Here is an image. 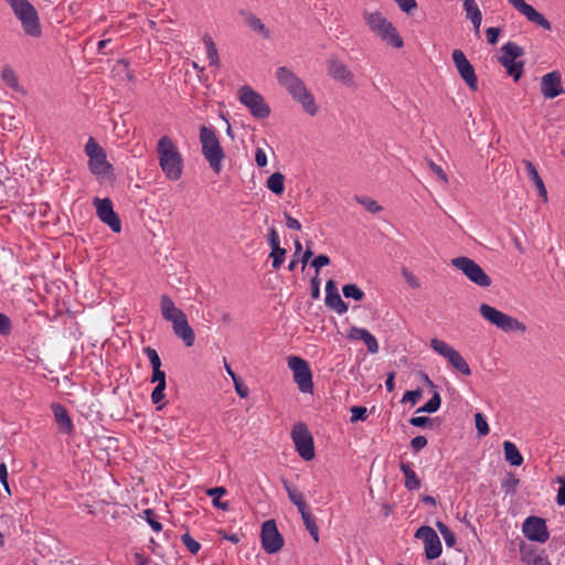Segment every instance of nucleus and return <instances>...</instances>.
<instances>
[{
  "label": "nucleus",
  "mask_w": 565,
  "mask_h": 565,
  "mask_svg": "<svg viewBox=\"0 0 565 565\" xmlns=\"http://www.w3.org/2000/svg\"><path fill=\"white\" fill-rule=\"evenodd\" d=\"M276 78L278 84L289 93L295 102L302 106L307 114L315 116L318 113L315 96L307 88L305 82L291 70L286 66L278 67Z\"/></svg>",
  "instance_id": "nucleus-1"
},
{
  "label": "nucleus",
  "mask_w": 565,
  "mask_h": 565,
  "mask_svg": "<svg viewBox=\"0 0 565 565\" xmlns=\"http://www.w3.org/2000/svg\"><path fill=\"white\" fill-rule=\"evenodd\" d=\"M159 164L164 175L171 181H178L183 172V159L173 140L163 136L157 146Z\"/></svg>",
  "instance_id": "nucleus-2"
},
{
  "label": "nucleus",
  "mask_w": 565,
  "mask_h": 565,
  "mask_svg": "<svg viewBox=\"0 0 565 565\" xmlns=\"http://www.w3.org/2000/svg\"><path fill=\"white\" fill-rule=\"evenodd\" d=\"M363 19L370 31L381 38L382 41L394 49L404 46V41L396 28L382 13L364 11Z\"/></svg>",
  "instance_id": "nucleus-3"
},
{
  "label": "nucleus",
  "mask_w": 565,
  "mask_h": 565,
  "mask_svg": "<svg viewBox=\"0 0 565 565\" xmlns=\"http://www.w3.org/2000/svg\"><path fill=\"white\" fill-rule=\"evenodd\" d=\"M202 154L211 169L218 174L222 170V161L225 158L218 137L212 127L201 126L199 132Z\"/></svg>",
  "instance_id": "nucleus-4"
},
{
  "label": "nucleus",
  "mask_w": 565,
  "mask_h": 565,
  "mask_svg": "<svg viewBox=\"0 0 565 565\" xmlns=\"http://www.w3.org/2000/svg\"><path fill=\"white\" fill-rule=\"evenodd\" d=\"M21 22L24 33L32 38L42 34L38 11L29 0H4Z\"/></svg>",
  "instance_id": "nucleus-5"
},
{
  "label": "nucleus",
  "mask_w": 565,
  "mask_h": 565,
  "mask_svg": "<svg viewBox=\"0 0 565 565\" xmlns=\"http://www.w3.org/2000/svg\"><path fill=\"white\" fill-rule=\"evenodd\" d=\"M480 315L482 318L497 328L510 332V331H525V326L516 320L515 318L491 307L487 303H481L479 307Z\"/></svg>",
  "instance_id": "nucleus-6"
},
{
  "label": "nucleus",
  "mask_w": 565,
  "mask_h": 565,
  "mask_svg": "<svg viewBox=\"0 0 565 565\" xmlns=\"http://www.w3.org/2000/svg\"><path fill=\"white\" fill-rule=\"evenodd\" d=\"M238 99L249 109L250 115L255 118L265 119L270 115V107L265 102V98L247 85L239 88Z\"/></svg>",
  "instance_id": "nucleus-7"
},
{
  "label": "nucleus",
  "mask_w": 565,
  "mask_h": 565,
  "mask_svg": "<svg viewBox=\"0 0 565 565\" xmlns=\"http://www.w3.org/2000/svg\"><path fill=\"white\" fill-rule=\"evenodd\" d=\"M451 264L479 287H489L492 282L490 276L471 258L457 257L451 260Z\"/></svg>",
  "instance_id": "nucleus-8"
},
{
  "label": "nucleus",
  "mask_w": 565,
  "mask_h": 565,
  "mask_svg": "<svg viewBox=\"0 0 565 565\" xmlns=\"http://www.w3.org/2000/svg\"><path fill=\"white\" fill-rule=\"evenodd\" d=\"M288 367L292 371L294 381L302 393H311L313 388L312 373L309 363L302 358L290 355Z\"/></svg>",
  "instance_id": "nucleus-9"
},
{
  "label": "nucleus",
  "mask_w": 565,
  "mask_h": 565,
  "mask_svg": "<svg viewBox=\"0 0 565 565\" xmlns=\"http://www.w3.org/2000/svg\"><path fill=\"white\" fill-rule=\"evenodd\" d=\"M85 153L89 158L88 168L93 174L104 175L110 170L111 166L107 161L105 150L93 137L85 145Z\"/></svg>",
  "instance_id": "nucleus-10"
},
{
  "label": "nucleus",
  "mask_w": 565,
  "mask_h": 565,
  "mask_svg": "<svg viewBox=\"0 0 565 565\" xmlns=\"http://www.w3.org/2000/svg\"><path fill=\"white\" fill-rule=\"evenodd\" d=\"M291 438L299 456L305 460L315 457L313 438L305 423H297L292 427Z\"/></svg>",
  "instance_id": "nucleus-11"
},
{
  "label": "nucleus",
  "mask_w": 565,
  "mask_h": 565,
  "mask_svg": "<svg viewBox=\"0 0 565 565\" xmlns=\"http://www.w3.org/2000/svg\"><path fill=\"white\" fill-rule=\"evenodd\" d=\"M451 57L459 75L469 88L473 92L478 90V78L475 68L466 57L465 53L461 50L456 49L452 51Z\"/></svg>",
  "instance_id": "nucleus-12"
},
{
  "label": "nucleus",
  "mask_w": 565,
  "mask_h": 565,
  "mask_svg": "<svg viewBox=\"0 0 565 565\" xmlns=\"http://www.w3.org/2000/svg\"><path fill=\"white\" fill-rule=\"evenodd\" d=\"M260 539L263 548L270 554L278 552L284 545V539L279 534L274 520H267L263 523Z\"/></svg>",
  "instance_id": "nucleus-13"
},
{
  "label": "nucleus",
  "mask_w": 565,
  "mask_h": 565,
  "mask_svg": "<svg viewBox=\"0 0 565 565\" xmlns=\"http://www.w3.org/2000/svg\"><path fill=\"white\" fill-rule=\"evenodd\" d=\"M522 532L532 542L545 543L550 537L545 520L539 516L526 518L522 525Z\"/></svg>",
  "instance_id": "nucleus-14"
},
{
  "label": "nucleus",
  "mask_w": 565,
  "mask_h": 565,
  "mask_svg": "<svg viewBox=\"0 0 565 565\" xmlns=\"http://www.w3.org/2000/svg\"><path fill=\"white\" fill-rule=\"evenodd\" d=\"M94 204L99 220L107 224L113 232L119 233L121 231V222L114 211L113 202L109 199L95 198Z\"/></svg>",
  "instance_id": "nucleus-15"
},
{
  "label": "nucleus",
  "mask_w": 565,
  "mask_h": 565,
  "mask_svg": "<svg viewBox=\"0 0 565 565\" xmlns=\"http://www.w3.org/2000/svg\"><path fill=\"white\" fill-rule=\"evenodd\" d=\"M416 537L422 539L425 546V555L428 559H435L441 554V542L437 533L429 526H422L416 532Z\"/></svg>",
  "instance_id": "nucleus-16"
},
{
  "label": "nucleus",
  "mask_w": 565,
  "mask_h": 565,
  "mask_svg": "<svg viewBox=\"0 0 565 565\" xmlns=\"http://www.w3.org/2000/svg\"><path fill=\"white\" fill-rule=\"evenodd\" d=\"M327 71L334 81L341 82L348 87L354 86V74L340 60L330 57L327 62Z\"/></svg>",
  "instance_id": "nucleus-17"
},
{
  "label": "nucleus",
  "mask_w": 565,
  "mask_h": 565,
  "mask_svg": "<svg viewBox=\"0 0 565 565\" xmlns=\"http://www.w3.org/2000/svg\"><path fill=\"white\" fill-rule=\"evenodd\" d=\"M508 2L530 22L543 28L544 30H551L552 25L550 21H547V19L536 11L531 4L526 3L525 0H508Z\"/></svg>",
  "instance_id": "nucleus-18"
},
{
  "label": "nucleus",
  "mask_w": 565,
  "mask_h": 565,
  "mask_svg": "<svg viewBox=\"0 0 565 565\" xmlns=\"http://www.w3.org/2000/svg\"><path fill=\"white\" fill-rule=\"evenodd\" d=\"M541 93L547 99L555 98L564 93L562 75L558 71H553L542 76Z\"/></svg>",
  "instance_id": "nucleus-19"
},
{
  "label": "nucleus",
  "mask_w": 565,
  "mask_h": 565,
  "mask_svg": "<svg viewBox=\"0 0 565 565\" xmlns=\"http://www.w3.org/2000/svg\"><path fill=\"white\" fill-rule=\"evenodd\" d=\"M160 310L162 318L171 322L172 327L188 319L185 313L174 305L173 300L168 295L160 297Z\"/></svg>",
  "instance_id": "nucleus-20"
},
{
  "label": "nucleus",
  "mask_w": 565,
  "mask_h": 565,
  "mask_svg": "<svg viewBox=\"0 0 565 565\" xmlns=\"http://www.w3.org/2000/svg\"><path fill=\"white\" fill-rule=\"evenodd\" d=\"M292 503L298 508V511L301 514L303 524L310 535L312 536L315 542H319V530L316 523L315 516L309 511L303 497H290Z\"/></svg>",
  "instance_id": "nucleus-21"
},
{
  "label": "nucleus",
  "mask_w": 565,
  "mask_h": 565,
  "mask_svg": "<svg viewBox=\"0 0 565 565\" xmlns=\"http://www.w3.org/2000/svg\"><path fill=\"white\" fill-rule=\"evenodd\" d=\"M348 339L361 340L365 343L367 351L372 354L379 352V343L376 338L364 328L351 327L348 331Z\"/></svg>",
  "instance_id": "nucleus-22"
},
{
  "label": "nucleus",
  "mask_w": 565,
  "mask_h": 565,
  "mask_svg": "<svg viewBox=\"0 0 565 565\" xmlns=\"http://www.w3.org/2000/svg\"><path fill=\"white\" fill-rule=\"evenodd\" d=\"M52 411L60 431L71 434L74 430V425L67 409L62 404L53 403Z\"/></svg>",
  "instance_id": "nucleus-23"
},
{
  "label": "nucleus",
  "mask_w": 565,
  "mask_h": 565,
  "mask_svg": "<svg viewBox=\"0 0 565 565\" xmlns=\"http://www.w3.org/2000/svg\"><path fill=\"white\" fill-rule=\"evenodd\" d=\"M522 163L525 167V170L527 172V177L534 183V185H535V188L537 190L539 195L543 199L544 202H546L547 201V191H546V188L544 185V182H543L542 178L539 174V171H537L536 167L533 164L532 161L526 160V159H523Z\"/></svg>",
  "instance_id": "nucleus-24"
},
{
  "label": "nucleus",
  "mask_w": 565,
  "mask_h": 565,
  "mask_svg": "<svg viewBox=\"0 0 565 565\" xmlns=\"http://www.w3.org/2000/svg\"><path fill=\"white\" fill-rule=\"evenodd\" d=\"M173 333L180 338L184 345L190 348L194 344L195 341V334L193 329L188 322V319H185L183 322H180L172 327Z\"/></svg>",
  "instance_id": "nucleus-25"
},
{
  "label": "nucleus",
  "mask_w": 565,
  "mask_h": 565,
  "mask_svg": "<svg viewBox=\"0 0 565 565\" xmlns=\"http://www.w3.org/2000/svg\"><path fill=\"white\" fill-rule=\"evenodd\" d=\"M463 9L466 11V17L473 24V29L476 33H479L480 25L482 22V13L475 0H463Z\"/></svg>",
  "instance_id": "nucleus-26"
},
{
  "label": "nucleus",
  "mask_w": 565,
  "mask_h": 565,
  "mask_svg": "<svg viewBox=\"0 0 565 565\" xmlns=\"http://www.w3.org/2000/svg\"><path fill=\"white\" fill-rule=\"evenodd\" d=\"M524 54V50L522 46L516 44L515 42H508L501 47V56L499 57V62H515V60Z\"/></svg>",
  "instance_id": "nucleus-27"
},
{
  "label": "nucleus",
  "mask_w": 565,
  "mask_h": 565,
  "mask_svg": "<svg viewBox=\"0 0 565 565\" xmlns=\"http://www.w3.org/2000/svg\"><path fill=\"white\" fill-rule=\"evenodd\" d=\"M244 14V21L248 28L259 33L264 39L270 38L269 30L265 26L263 21L254 13L247 12Z\"/></svg>",
  "instance_id": "nucleus-28"
},
{
  "label": "nucleus",
  "mask_w": 565,
  "mask_h": 565,
  "mask_svg": "<svg viewBox=\"0 0 565 565\" xmlns=\"http://www.w3.org/2000/svg\"><path fill=\"white\" fill-rule=\"evenodd\" d=\"M504 459L511 465L519 467L523 463V457L515 444L505 440L503 443Z\"/></svg>",
  "instance_id": "nucleus-29"
},
{
  "label": "nucleus",
  "mask_w": 565,
  "mask_h": 565,
  "mask_svg": "<svg viewBox=\"0 0 565 565\" xmlns=\"http://www.w3.org/2000/svg\"><path fill=\"white\" fill-rule=\"evenodd\" d=\"M266 186L276 195H281L285 191V175L281 172L273 173L266 181Z\"/></svg>",
  "instance_id": "nucleus-30"
},
{
  "label": "nucleus",
  "mask_w": 565,
  "mask_h": 565,
  "mask_svg": "<svg viewBox=\"0 0 565 565\" xmlns=\"http://www.w3.org/2000/svg\"><path fill=\"white\" fill-rule=\"evenodd\" d=\"M401 470L405 477V487L408 491H416L420 487V481L416 472L405 463H401Z\"/></svg>",
  "instance_id": "nucleus-31"
},
{
  "label": "nucleus",
  "mask_w": 565,
  "mask_h": 565,
  "mask_svg": "<svg viewBox=\"0 0 565 565\" xmlns=\"http://www.w3.org/2000/svg\"><path fill=\"white\" fill-rule=\"evenodd\" d=\"M447 360L452 365V367H455L461 374L467 376L471 374L470 366L457 350H455V352H452Z\"/></svg>",
  "instance_id": "nucleus-32"
},
{
  "label": "nucleus",
  "mask_w": 565,
  "mask_h": 565,
  "mask_svg": "<svg viewBox=\"0 0 565 565\" xmlns=\"http://www.w3.org/2000/svg\"><path fill=\"white\" fill-rule=\"evenodd\" d=\"M326 305L339 315L345 313L349 309L348 305L342 300L340 294H329V296H326Z\"/></svg>",
  "instance_id": "nucleus-33"
},
{
  "label": "nucleus",
  "mask_w": 565,
  "mask_h": 565,
  "mask_svg": "<svg viewBox=\"0 0 565 565\" xmlns=\"http://www.w3.org/2000/svg\"><path fill=\"white\" fill-rule=\"evenodd\" d=\"M203 42L206 46V55H207L210 65L218 67L220 66V57H218V52H217L214 41L212 40V38L210 35L206 34L203 36Z\"/></svg>",
  "instance_id": "nucleus-34"
},
{
  "label": "nucleus",
  "mask_w": 565,
  "mask_h": 565,
  "mask_svg": "<svg viewBox=\"0 0 565 565\" xmlns=\"http://www.w3.org/2000/svg\"><path fill=\"white\" fill-rule=\"evenodd\" d=\"M139 516L143 519L154 532L159 533L162 531L163 526L159 521V515L153 509H145Z\"/></svg>",
  "instance_id": "nucleus-35"
},
{
  "label": "nucleus",
  "mask_w": 565,
  "mask_h": 565,
  "mask_svg": "<svg viewBox=\"0 0 565 565\" xmlns=\"http://www.w3.org/2000/svg\"><path fill=\"white\" fill-rule=\"evenodd\" d=\"M505 70H507V73L508 75H510L514 82H518L522 74H523V67H524V63L523 62H507L504 61L503 63H500Z\"/></svg>",
  "instance_id": "nucleus-36"
},
{
  "label": "nucleus",
  "mask_w": 565,
  "mask_h": 565,
  "mask_svg": "<svg viewBox=\"0 0 565 565\" xmlns=\"http://www.w3.org/2000/svg\"><path fill=\"white\" fill-rule=\"evenodd\" d=\"M430 347L435 352H437L439 355L444 356L445 359H448V356L456 350L451 345L446 343L445 341L439 340L437 338H434L430 340Z\"/></svg>",
  "instance_id": "nucleus-37"
},
{
  "label": "nucleus",
  "mask_w": 565,
  "mask_h": 565,
  "mask_svg": "<svg viewBox=\"0 0 565 565\" xmlns=\"http://www.w3.org/2000/svg\"><path fill=\"white\" fill-rule=\"evenodd\" d=\"M520 480L513 473H507L501 481V489L505 494H513L518 490Z\"/></svg>",
  "instance_id": "nucleus-38"
},
{
  "label": "nucleus",
  "mask_w": 565,
  "mask_h": 565,
  "mask_svg": "<svg viewBox=\"0 0 565 565\" xmlns=\"http://www.w3.org/2000/svg\"><path fill=\"white\" fill-rule=\"evenodd\" d=\"M355 201L372 214H376L383 210V207L370 196L355 195Z\"/></svg>",
  "instance_id": "nucleus-39"
},
{
  "label": "nucleus",
  "mask_w": 565,
  "mask_h": 565,
  "mask_svg": "<svg viewBox=\"0 0 565 565\" xmlns=\"http://www.w3.org/2000/svg\"><path fill=\"white\" fill-rule=\"evenodd\" d=\"M441 397L438 392H434L433 396L416 413H435L439 409Z\"/></svg>",
  "instance_id": "nucleus-40"
},
{
  "label": "nucleus",
  "mask_w": 565,
  "mask_h": 565,
  "mask_svg": "<svg viewBox=\"0 0 565 565\" xmlns=\"http://www.w3.org/2000/svg\"><path fill=\"white\" fill-rule=\"evenodd\" d=\"M342 292L345 298H353L356 301H361L365 297L364 291L355 284L344 285Z\"/></svg>",
  "instance_id": "nucleus-41"
},
{
  "label": "nucleus",
  "mask_w": 565,
  "mask_h": 565,
  "mask_svg": "<svg viewBox=\"0 0 565 565\" xmlns=\"http://www.w3.org/2000/svg\"><path fill=\"white\" fill-rule=\"evenodd\" d=\"M1 77H2V81L9 87L14 88V89H17L19 87L18 77L11 67H9V66L3 67L2 72H1Z\"/></svg>",
  "instance_id": "nucleus-42"
},
{
  "label": "nucleus",
  "mask_w": 565,
  "mask_h": 565,
  "mask_svg": "<svg viewBox=\"0 0 565 565\" xmlns=\"http://www.w3.org/2000/svg\"><path fill=\"white\" fill-rule=\"evenodd\" d=\"M269 256L273 258V268L278 269L285 262L286 249L282 247L273 248Z\"/></svg>",
  "instance_id": "nucleus-43"
},
{
  "label": "nucleus",
  "mask_w": 565,
  "mask_h": 565,
  "mask_svg": "<svg viewBox=\"0 0 565 565\" xmlns=\"http://www.w3.org/2000/svg\"><path fill=\"white\" fill-rule=\"evenodd\" d=\"M181 541L184 544V546L189 550V552L194 554V555L201 548V544L198 541H195L189 533H184L181 536Z\"/></svg>",
  "instance_id": "nucleus-44"
},
{
  "label": "nucleus",
  "mask_w": 565,
  "mask_h": 565,
  "mask_svg": "<svg viewBox=\"0 0 565 565\" xmlns=\"http://www.w3.org/2000/svg\"><path fill=\"white\" fill-rule=\"evenodd\" d=\"M476 428L480 436H487L490 431L486 417L481 413L475 415Z\"/></svg>",
  "instance_id": "nucleus-45"
},
{
  "label": "nucleus",
  "mask_w": 565,
  "mask_h": 565,
  "mask_svg": "<svg viewBox=\"0 0 565 565\" xmlns=\"http://www.w3.org/2000/svg\"><path fill=\"white\" fill-rule=\"evenodd\" d=\"M143 353L149 359V362H150L152 369H156L157 366L161 367V360L159 358L158 352L153 348L145 347L143 348Z\"/></svg>",
  "instance_id": "nucleus-46"
},
{
  "label": "nucleus",
  "mask_w": 565,
  "mask_h": 565,
  "mask_svg": "<svg viewBox=\"0 0 565 565\" xmlns=\"http://www.w3.org/2000/svg\"><path fill=\"white\" fill-rule=\"evenodd\" d=\"M351 414H352V416H351L352 423H355L358 420L364 422L367 418V409L364 406H353L351 408Z\"/></svg>",
  "instance_id": "nucleus-47"
},
{
  "label": "nucleus",
  "mask_w": 565,
  "mask_h": 565,
  "mask_svg": "<svg viewBox=\"0 0 565 565\" xmlns=\"http://www.w3.org/2000/svg\"><path fill=\"white\" fill-rule=\"evenodd\" d=\"M12 331V322H11V319L0 312V335H3V337H7L11 333Z\"/></svg>",
  "instance_id": "nucleus-48"
},
{
  "label": "nucleus",
  "mask_w": 565,
  "mask_h": 565,
  "mask_svg": "<svg viewBox=\"0 0 565 565\" xmlns=\"http://www.w3.org/2000/svg\"><path fill=\"white\" fill-rule=\"evenodd\" d=\"M409 424L415 427H433L434 426V419L427 417V416H416L412 417L409 419Z\"/></svg>",
  "instance_id": "nucleus-49"
},
{
  "label": "nucleus",
  "mask_w": 565,
  "mask_h": 565,
  "mask_svg": "<svg viewBox=\"0 0 565 565\" xmlns=\"http://www.w3.org/2000/svg\"><path fill=\"white\" fill-rule=\"evenodd\" d=\"M167 385L157 384L151 393V401L158 405L164 398V390Z\"/></svg>",
  "instance_id": "nucleus-50"
},
{
  "label": "nucleus",
  "mask_w": 565,
  "mask_h": 565,
  "mask_svg": "<svg viewBox=\"0 0 565 565\" xmlns=\"http://www.w3.org/2000/svg\"><path fill=\"white\" fill-rule=\"evenodd\" d=\"M402 275L406 282L414 289L419 288L420 284L418 278L411 271H408L406 268L403 269Z\"/></svg>",
  "instance_id": "nucleus-51"
},
{
  "label": "nucleus",
  "mask_w": 565,
  "mask_h": 565,
  "mask_svg": "<svg viewBox=\"0 0 565 565\" xmlns=\"http://www.w3.org/2000/svg\"><path fill=\"white\" fill-rule=\"evenodd\" d=\"M427 446V439L424 436H416L411 440L413 451L418 452Z\"/></svg>",
  "instance_id": "nucleus-52"
},
{
  "label": "nucleus",
  "mask_w": 565,
  "mask_h": 565,
  "mask_svg": "<svg viewBox=\"0 0 565 565\" xmlns=\"http://www.w3.org/2000/svg\"><path fill=\"white\" fill-rule=\"evenodd\" d=\"M329 264H330V258H329V256H327L324 254L318 255L311 262V266L316 268L317 274L319 273L321 267L327 266Z\"/></svg>",
  "instance_id": "nucleus-53"
},
{
  "label": "nucleus",
  "mask_w": 565,
  "mask_h": 565,
  "mask_svg": "<svg viewBox=\"0 0 565 565\" xmlns=\"http://www.w3.org/2000/svg\"><path fill=\"white\" fill-rule=\"evenodd\" d=\"M422 397V391L420 390H415V391H407L403 398H402V402H411L412 405H415L419 398Z\"/></svg>",
  "instance_id": "nucleus-54"
},
{
  "label": "nucleus",
  "mask_w": 565,
  "mask_h": 565,
  "mask_svg": "<svg viewBox=\"0 0 565 565\" xmlns=\"http://www.w3.org/2000/svg\"><path fill=\"white\" fill-rule=\"evenodd\" d=\"M394 1L398 4L401 10L406 13L412 12L417 7V3L415 0H394Z\"/></svg>",
  "instance_id": "nucleus-55"
},
{
  "label": "nucleus",
  "mask_w": 565,
  "mask_h": 565,
  "mask_svg": "<svg viewBox=\"0 0 565 565\" xmlns=\"http://www.w3.org/2000/svg\"><path fill=\"white\" fill-rule=\"evenodd\" d=\"M151 382L161 384V385H167L166 384V373L161 370V367L157 366L156 369H152Z\"/></svg>",
  "instance_id": "nucleus-56"
},
{
  "label": "nucleus",
  "mask_w": 565,
  "mask_h": 565,
  "mask_svg": "<svg viewBox=\"0 0 565 565\" xmlns=\"http://www.w3.org/2000/svg\"><path fill=\"white\" fill-rule=\"evenodd\" d=\"M428 166L429 168L431 169V171L444 182V183H447L448 182V178H447V174L445 173V171L441 169L440 166L436 164L434 161H428Z\"/></svg>",
  "instance_id": "nucleus-57"
},
{
  "label": "nucleus",
  "mask_w": 565,
  "mask_h": 565,
  "mask_svg": "<svg viewBox=\"0 0 565 565\" xmlns=\"http://www.w3.org/2000/svg\"><path fill=\"white\" fill-rule=\"evenodd\" d=\"M499 34H500L499 28L491 26L486 30L487 41L492 45L498 42Z\"/></svg>",
  "instance_id": "nucleus-58"
},
{
  "label": "nucleus",
  "mask_w": 565,
  "mask_h": 565,
  "mask_svg": "<svg viewBox=\"0 0 565 565\" xmlns=\"http://www.w3.org/2000/svg\"><path fill=\"white\" fill-rule=\"evenodd\" d=\"M268 243H269L271 249L276 248V247H280L279 235L275 227L269 228Z\"/></svg>",
  "instance_id": "nucleus-59"
},
{
  "label": "nucleus",
  "mask_w": 565,
  "mask_h": 565,
  "mask_svg": "<svg viewBox=\"0 0 565 565\" xmlns=\"http://www.w3.org/2000/svg\"><path fill=\"white\" fill-rule=\"evenodd\" d=\"M438 529L444 535L447 545H452L455 543V535L448 530V527L441 523H438Z\"/></svg>",
  "instance_id": "nucleus-60"
},
{
  "label": "nucleus",
  "mask_w": 565,
  "mask_h": 565,
  "mask_svg": "<svg viewBox=\"0 0 565 565\" xmlns=\"http://www.w3.org/2000/svg\"><path fill=\"white\" fill-rule=\"evenodd\" d=\"M311 285V297L317 299L320 296V279L318 275L311 278L310 280Z\"/></svg>",
  "instance_id": "nucleus-61"
},
{
  "label": "nucleus",
  "mask_w": 565,
  "mask_h": 565,
  "mask_svg": "<svg viewBox=\"0 0 565 565\" xmlns=\"http://www.w3.org/2000/svg\"><path fill=\"white\" fill-rule=\"evenodd\" d=\"M255 161L258 167L263 168L267 164V156L262 148H257L255 152Z\"/></svg>",
  "instance_id": "nucleus-62"
},
{
  "label": "nucleus",
  "mask_w": 565,
  "mask_h": 565,
  "mask_svg": "<svg viewBox=\"0 0 565 565\" xmlns=\"http://www.w3.org/2000/svg\"><path fill=\"white\" fill-rule=\"evenodd\" d=\"M0 481L2 482L4 490L10 494V488L8 483V471L4 463H0Z\"/></svg>",
  "instance_id": "nucleus-63"
},
{
  "label": "nucleus",
  "mask_w": 565,
  "mask_h": 565,
  "mask_svg": "<svg viewBox=\"0 0 565 565\" xmlns=\"http://www.w3.org/2000/svg\"><path fill=\"white\" fill-rule=\"evenodd\" d=\"M286 225L288 228H291V230H295V231H300L301 230V224L300 222L290 216L289 214H286Z\"/></svg>",
  "instance_id": "nucleus-64"
}]
</instances>
